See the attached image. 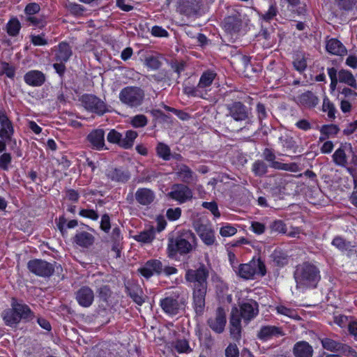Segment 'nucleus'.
<instances>
[{
  "instance_id": "nucleus-12",
  "label": "nucleus",
  "mask_w": 357,
  "mask_h": 357,
  "mask_svg": "<svg viewBox=\"0 0 357 357\" xmlns=\"http://www.w3.org/2000/svg\"><path fill=\"white\" fill-rule=\"evenodd\" d=\"M54 264L50 263L40 259H33L29 261L27 268L33 274L42 277L50 278L54 272Z\"/></svg>"
},
{
  "instance_id": "nucleus-60",
  "label": "nucleus",
  "mask_w": 357,
  "mask_h": 357,
  "mask_svg": "<svg viewBox=\"0 0 357 357\" xmlns=\"http://www.w3.org/2000/svg\"><path fill=\"white\" fill-rule=\"evenodd\" d=\"M340 8L349 10L352 9L356 3V0H335Z\"/></svg>"
},
{
  "instance_id": "nucleus-50",
  "label": "nucleus",
  "mask_w": 357,
  "mask_h": 357,
  "mask_svg": "<svg viewBox=\"0 0 357 357\" xmlns=\"http://www.w3.org/2000/svg\"><path fill=\"white\" fill-rule=\"evenodd\" d=\"M40 10V6L38 3H29L24 8V13L28 16H32L38 13Z\"/></svg>"
},
{
  "instance_id": "nucleus-43",
  "label": "nucleus",
  "mask_w": 357,
  "mask_h": 357,
  "mask_svg": "<svg viewBox=\"0 0 357 357\" xmlns=\"http://www.w3.org/2000/svg\"><path fill=\"white\" fill-rule=\"evenodd\" d=\"M321 344L326 350L338 352L341 343L329 338H324L321 340Z\"/></svg>"
},
{
  "instance_id": "nucleus-20",
  "label": "nucleus",
  "mask_w": 357,
  "mask_h": 357,
  "mask_svg": "<svg viewBox=\"0 0 357 357\" xmlns=\"http://www.w3.org/2000/svg\"><path fill=\"white\" fill-rule=\"evenodd\" d=\"M45 74L38 70H31L25 73L24 75V82L31 86H40L45 82Z\"/></svg>"
},
{
  "instance_id": "nucleus-6",
  "label": "nucleus",
  "mask_w": 357,
  "mask_h": 357,
  "mask_svg": "<svg viewBox=\"0 0 357 357\" xmlns=\"http://www.w3.org/2000/svg\"><path fill=\"white\" fill-rule=\"evenodd\" d=\"M121 102L130 109H135L142 105L144 98V91L135 86H128L123 88L119 94Z\"/></svg>"
},
{
  "instance_id": "nucleus-31",
  "label": "nucleus",
  "mask_w": 357,
  "mask_h": 357,
  "mask_svg": "<svg viewBox=\"0 0 357 357\" xmlns=\"http://www.w3.org/2000/svg\"><path fill=\"white\" fill-rule=\"evenodd\" d=\"M107 175L110 179L116 182L124 183L130 178V174L128 171L117 168L109 170Z\"/></svg>"
},
{
  "instance_id": "nucleus-59",
  "label": "nucleus",
  "mask_w": 357,
  "mask_h": 357,
  "mask_svg": "<svg viewBox=\"0 0 357 357\" xmlns=\"http://www.w3.org/2000/svg\"><path fill=\"white\" fill-rule=\"evenodd\" d=\"M122 135L115 130H112L107 135V140L111 143L118 144L120 146Z\"/></svg>"
},
{
  "instance_id": "nucleus-32",
  "label": "nucleus",
  "mask_w": 357,
  "mask_h": 357,
  "mask_svg": "<svg viewBox=\"0 0 357 357\" xmlns=\"http://www.w3.org/2000/svg\"><path fill=\"white\" fill-rule=\"evenodd\" d=\"M105 146L104 131L102 129L94 130L91 133V146L100 150Z\"/></svg>"
},
{
  "instance_id": "nucleus-24",
  "label": "nucleus",
  "mask_w": 357,
  "mask_h": 357,
  "mask_svg": "<svg viewBox=\"0 0 357 357\" xmlns=\"http://www.w3.org/2000/svg\"><path fill=\"white\" fill-rule=\"evenodd\" d=\"M326 50L331 54L343 56L347 54V50L344 45L336 38H331L326 43Z\"/></svg>"
},
{
  "instance_id": "nucleus-40",
  "label": "nucleus",
  "mask_w": 357,
  "mask_h": 357,
  "mask_svg": "<svg viewBox=\"0 0 357 357\" xmlns=\"http://www.w3.org/2000/svg\"><path fill=\"white\" fill-rule=\"evenodd\" d=\"M252 170L255 176L261 177L268 172V165L264 160H257L252 164Z\"/></svg>"
},
{
  "instance_id": "nucleus-15",
  "label": "nucleus",
  "mask_w": 357,
  "mask_h": 357,
  "mask_svg": "<svg viewBox=\"0 0 357 357\" xmlns=\"http://www.w3.org/2000/svg\"><path fill=\"white\" fill-rule=\"evenodd\" d=\"M226 322V313L222 307H218L214 315L208 320L209 327L217 333L223 332Z\"/></svg>"
},
{
  "instance_id": "nucleus-38",
  "label": "nucleus",
  "mask_w": 357,
  "mask_h": 357,
  "mask_svg": "<svg viewBox=\"0 0 357 357\" xmlns=\"http://www.w3.org/2000/svg\"><path fill=\"white\" fill-rule=\"evenodd\" d=\"M137 137V132L134 130H128L126 132V135L124 138H121V142H120V146L128 149L131 148L133 145L134 140Z\"/></svg>"
},
{
  "instance_id": "nucleus-27",
  "label": "nucleus",
  "mask_w": 357,
  "mask_h": 357,
  "mask_svg": "<svg viewBox=\"0 0 357 357\" xmlns=\"http://www.w3.org/2000/svg\"><path fill=\"white\" fill-rule=\"evenodd\" d=\"M136 200L141 204L148 205L151 204L154 198V193L148 188H140L135 193Z\"/></svg>"
},
{
  "instance_id": "nucleus-61",
  "label": "nucleus",
  "mask_w": 357,
  "mask_h": 357,
  "mask_svg": "<svg viewBox=\"0 0 357 357\" xmlns=\"http://www.w3.org/2000/svg\"><path fill=\"white\" fill-rule=\"evenodd\" d=\"M181 214V210L179 208L175 209L169 208L167 211V217L169 221H175L179 218Z\"/></svg>"
},
{
  "instance_id": "nucleus-16",
  "label": "nucleus",
  "mask_w": 357,
  "mask_h": 357,
  "mask_svg": "<svg viewBox=\"0 0 357 357\" xmlns=\"http://www.w3.org/2000/svg\"><path fill=\"white\" fill-rule=\"evenodd\" d=\"M256 4L261 9H264L267 6L268 9L264 13L259 14L261 19L266 22L273 20L278 14V8L275 0H255Z\"/></svg>"
},
{
  "instance_id": "nucleus-53",
  "label": "nucleus",
  "mask_w": 357,
  "mask_h": 357,
  "mask_svg": "<svg viewBox=\"0 0 357 357\" xmlns=\"http://www.w3.org/2000/svg\"><path fill=\"white\" fill-rule=\"evenodd\" d=\"M320 131L322 135H324L325 136L328 137L329 136L336 135L339 131V128H337V126L333 124L325 125L321 127Z\"/></svg>"
},
{
  "instance_id": "nucleus-36",
  "label": "nucleus",
  "mask_w": 357,
  "mask_h": 357,
  "mask_svg": "<svg viewBox=\"0 0 357 357\" xmlns=\"http://www.w3.org/2000/svg\"><path fill=\"white\" fill-rule=\"evenodd\" d=\"M337 76L340 82L344 83L354 89H356V81L351 72L347 70H340Z\"/></svg>"
},
{
  "instance_id": "nucleus-13",
  "label": "nucleus",
  "mask_w": 357,
  "mask_h": 357,
  "mask_svg": "<svg viewBox=\"0 0 357 357\" xmlns=\"http://www.w3.org/2000/svg\"><path fill=\"white\" fill-rule=\"evenodd\" d=\"M14 133L13 121L8 116L5 109H0V138L12 139Z\"/></svg>"
},
{
  "instance_id": "nucleus-9",
  "label": "nucleus",
  "mask_w": 357,
  "mask_h": 357,
  "mask_svg": "<svg viewBox=\"0 0 357 357\" xmlns=\"http://www.w3.org/2000/svg\"><path fill=\"white\" fill-rule=\"evenodd\" d=\"M235 272L241 278L250 280L265 275L266 271L264 263L260 259H257L238 265Z\"/></svg>"
},
{
  "instance_id": "nucleus-22",
  "label": "nucleus",
  "mask_w": 357,
  "mask_h": 357,
  "mask_svg": "<svg viewBox=\"0 0 357 357\" xmlns=\"http://www.w3.org/2000/svg\"><path fill=\"white\" fill-rule=\"evenodd\" d=\"M200 8L199 0H181L178 6V10L187 16L194 15Z\"/></svg>"
},
{
  "instance_id": "nucleus-18",
  "label": "nucleus",
  "mask_w": 357,
  "mask_h": 357,
  "mask_svg": "<svg viewBox=\"0 0 357 357\" xmlns=\"http://www.w3.org/2000/svg\"><path fill=\"white\" fill-rule=\"evenodd\" d=\"M215 76L216 73H215L213 71L204 72L202 75L197 86L192 89L191 92L192 95L194 96L204 98V93L202 90L210 86L215 78Z\"/></svg>"
},
{
  "instance_id": "nucleus-42",
  "label": "nucleus",
  "mask_w": 357,
  "mask_h": 357,
  "mask_svg": "<svg viewBox=\"0 0 357 357\" xmlns=\"http://www.w3.org/2000/svg\"><path fill=\"white\" fill-rule=\"evenodd\" d=\"M74 243L82 248L89 246V234L86 231L77 233L74 237Z\"/></svg>"
},
{
  "instance_id": "nucleus-8",
  "label": "nucleus",
  "mask_w": 357,
  "mask_h": 357,
  "mask_svg": "<svg viewBox=\"0 0 357 357\" xmlns=\"http://www.w3.org/2000/svg\"><path fill=\"white\" fill-rule=\"evenodd\" d=\"M334 163L342 167L348 165L357 166V155L349 143L342 144L333 155Z\"/></svg>"
},
{
  "instance_id": "nucleus-25",
  "label": "nucleus",
  "mask_w": 357,
  "mask_h": 357,
  "mask_svg": "<svg viewBox=\"0 0 357 357\" xmlns=\"http://www.w3.org/2000/svg\"><path fill=\"white\" fill-rule=\"evenodd\" d=\"M196 230L205 244L212 245L214 243V231L208 227V225H198Z\"/></svg>"
},
{
  "instance_id": "nucleus-44",
  "label": "nucleus",
  "mask_w": 357,
  "mask_h": 357,
  "mask_svg": "<svg viewBox=\"0 0 357 357\" xmlns=\"http://www.w3.org/2000/svg\"><path fill=\"white\" fill-rule=\"evenodd\" d=\"M1 66L2 68L1 73L6 75L7 77L13 79L15 76V68L6 61H1Z\"/></svg>"
},
{
  "instance_id": "nucleus-39",
  "label": "nucleus",
  "mask_w": 357,
  "mask_h": 357,
  "mask_svg": "<svg viewBox=\"0 0 357 357\" xmlns=\"http://www.w3.org/2000/svg\"><path fill=\"white\" fill-rule=\"evenodd\" d=\"M155 229L153 226H151L149 229L142 231L139 234L135 236V239L137 241L143 243H150L155 237Z\"/></svg>"
},
{
  "instance_id": "nucleus-62",
  "label": "nucleus",
  "mask_w": 357,
  "mask_h": 357,
  "mask_svg": "<svg viewBox=\"0 0 357 357\" xmlns=\"http://www.w3.org/2000/svg\"><path fill=\"white\" fill-rule=\"evenodd\" d=\"M236 229L231 225H226L220 228V233L224 237H229L236 233Z\"/></svg>"
},
{
  "instance_id": "nucleus-52",
  "label": "nucleus",
  "mask_w": 357,
  "mask_h": 357,
  "mask_svg": "<svg viewBox=\"0 0 357 357\" xmlns=\"http://www.w3.org/2000/svg\"><path fill=\"white\" fill-rule=\"evenodd\" d=\"M256 112L259 121L261 124L263 121L268 116L266 107L263 103L259 102L256 106Z\"/></svg>"
},
{
  "instance_id": "nucleus-29",
  "label": "nucleus",
  "mask_w": 357,
  "mask_h": 357,
  "mask_svg": "<svg viewBox=\"0 0 357 357\" xmlns=\"http://www.w3.org/2000/svg\"><path fill=\"white\" fill-rule=\"evenodd\" d=\"M299 103L305 107H314L319 102L318 98L311 91H306L298 97Z\"/></svg>"
},
{
  "instance_id": "nucleus-23",
  "label": "nucleus",
  "mask_w": 357,
  "mask_h": 357,
  "mask_svg": "<svg viewBox=\"0 0 357 357\" xmlns=\"http://www.w3.org/2000/svg\"><path fill=\"white\" fill-rule=\"evenodd\" d=\"M126 287L134 302L139 305H142L144 303V298L141 287L133 282H128Z\"/></svg>"
},
{
  "instance_id": "nucleus-14",
  "label": "nucleus",
  "mask_w": 357,
  "mask_h": 357,
  "mask_svg": "<svg viewBox=\"0 0 357 357\" xmlns=\"http://www.w3.org/2000/svg\"><path fill=\"white\" fill-rule=\"evenodd\" d=\"M172 199L182 204L192 198V190L185 185L175 184L173 185L172 191L168 194Z\"/></svg>"
},
{
  "instance_id": "nucleus-17",
  "label": "nucleus",
  "mask_w": 357,
  "mask_h": 357,
  "mask_svg": "<svg viewBox=\"0 0 357 357\" xmlns=\"http://www.w3.org/2000/svg\"><path fill=\"white\" fill-rule=\"evenodd\" d=\"M139 272L146 278H149L154 275H159L162 271V264L158 259L147 261L140 268Z\"/></svg>"
},
{
  "instance_id": "nucleus-4",
  "label": "nucleus",
  "mask_w": 357,
  "mask_h": 357,
  "mask_svg": "<svg viewBox=\"0 0 357 357\" xmlns=\"http://www.w3.org/2000/svg\"><path fill=\"white\" fill-rule=\"evenodd\" d=\"M195 240V236L191 231H179L176 237L169 238L167 249L168 257L175 259L178 253L180 255L189 253L193 249Z\"/></svg>"
},
{
  "instance_id": "nucleus-1",
  "label": "nucleus",
  "mask_w": 357,
  "mask_h": 357,
  "mask_svg": "<svg viewBox=\"0 0 357 357\" xmlns=\"http://www.w3.org/2000/svg\"><path fill=\"white\" fill-rule=\"evenodd\" d=\"M208 277V272L204 266L196 270L189 269L185 273L186 281L192 284L193 307L197 315H202L204 311Z\"/></svg>"
},
{
  "instance_id": "nucleus-57",
  "label": "nucleus",
  "mask_w": 357,
  "mask_h": 357,
  "mask_svg": "<svg viewBox=\"0 0 357 357\" xmlns=\"http://www.w3.org/2000/svg\"><path fill=\"white\" fill-rule=\"evenodd\" d=\"M338 352L342 354H344L345 356H354V357L357 356V352L356 351L355 349H354L350 346H349L347 344H342V343H341V344H340V349H339Z\"/></svg>"
},
{
  "instance_id": "nucleus-41",
  "label": "nucleus",
  "mask_w": 357,
  "mask_h": 357,
  "mask_svg": "<svg viewBox=\"0 0 357 357\" xmlns=\"http://www.w3.org/2000/svg\"><path fill=\"white\" fill-rule=\"evenodd\" d=\"M158 157L164 160H169L171 157V150L168 145L165 143L159 142L155 148Z\"/></svg>"
},
{
  "instance_id": "nucleus-28",
  "label": "nucleus",
  "mask_w": 357,
  "mask_h": 357,
  "mask_svg": "<svg viewBox=\"0 0 357 357\" xmlns=\"http://www.w3.org/2000/svg\"><path fill=\"white\" fill-rule=\"evenodd\" d=\"M271 230L290 237H295L300 233L299 229L293 227L292 225H271Z\"/></svg>"
},
{
  "instance_id": "nucleus-45",
  "label": "nucleus",
  "mask_w": 357,
  "mask_h": 357,
  "mask_svg": "<svg viewBox=\"0 0 357 357\" xmlns=\"http://www.w3.org/2000/svg\"><path fill=\"white\" fill-rule=\"evenodd\" d=\"M174 347L178 353H189L191 351L189 343L185 340H177L174 343Z\"/></svg>"
},
{
  "instance_id": "nucleus-30",
  "label": "nucleus",
  "mask_w": 357,
  "mask_h": 357,
  "mask_svg": "<svg viewBox=\"0 0 357 357\" xmlns=\"http://www.w3.org/2000/svg\"><path fill=\"white\" fill-rule=\"evenodd\" d=\"M280 334L281 331L279 328L273 326H265L260 328L257 337L261 340H267Z\"/></svg>"
},
{
  "instance_id": "nucleus-5",
  "label": "nucleus",
  "mask_w": 357,
  "mask_h": 357,
  "mask_svg": "<svg viewBox=\"0 0 357 357\" xmlns=\"http://www.w3.org/2000/svg\"><path fill=\"white\" fill-rule=\"evenodd\" d=\"M294 278L298 287L314 288L320 280L319 271L315 266L304 263L297 266Z\"/></svg>"
},
{
  "instance_id": "nucleus-55",
  "label": "nucleus",
  "mask_w": 357,
  "mask_h": 357,
  "mask_svg": "<svg viewBox=\"0 0 357 357\" xmlns=\"http://www.w3.org/2000/svg\"><path fill=\"white\" fill-rule=\"evenodd\" d=\"M351 318H349L345 315L338 314L334 317V322L341 328L348 327Z\"/></svg>"
},
{
  "instance_id": "nucleus-37",
  "label": "nucleus",
  "mask_w": 357,
  "mask_h": 357,
  "mask_svg": "<svg viewBox=\"0 0 357 357\" xmlns=\"http://www.w3.org/2000/svg\"><path fill=\"white\" fill-rule=\"evenodd\" d=\"M21 28V23L15 17L10 18L6 24V32L11 37H16L20 33Z\"/></svg>"
},
{
  "instance_id": "nucleus-3",
  "label": "nucleus",
  "mask_w": 357,
  "mask_h": 357,
  "mask_svg": "<svg viewBox=\"0 0 357 357\" xmlns=\"http://www.w3.org/2000/svg\"><path fill=\"white\" fill-rule=\"evenodd\" d=\"M258 314V305L256 302L250 301L241 304L240 311L234 307L230 318V333L234 338H238L241 335V319L249 321Z\"/></svg>"
},
{
  "instance_id": "nucleus-49",
  "label": "nucleus",
  "mask_w": 357,
  "mask_h": 357,
  "mask_svg": "<svg viewBox=\"0 0 357 357\" xmlns=\"http://www.w3.org/2000/svg\"><path fill=\"white\" fill-rule=\"evenodd\" d=\"M332 244L342 251L347 250L350 249L351 247H352L349 242H347L339 236L335 237L333 240Z\"/></svg>"
},
{
  "instance_id": "nucleus-34",
  "label": "nucleus",
  "mask_w": 357,
  "mask_h": 357,
  "mask_svg": "<svg viewBox=\"0 0 357 357\" xmlns=\"http://www.w3.org/2000/svg\"><path fill=\"white\" fill-rule=\"evenodd\" d=\"M65 8L71 15L76 17L83 16L86 11V8L84 6L70 1H67Z\"/></svg>"
},
{
  "instance_id": "nucleus-35",
  "label": "nucleus",
  "mask_w": 357,
  "mask_h": 357,
  "mask_svg": "<svg viewBox=\"0 0 357 357\" xmlns=\"http://www.w3.org/2000/svg\"><path fill=\"white\" fill-rule=\"evenodd\" d=\"M76 301L78 304L82 307H89V287L87 286L82 287L75 294Z\"/></svg>"
},
{
  "instance_id": "nucleus-7",
  "label": "nucleus",
  "mask_w": 357,
  "mask_h": 357,
  "mask_svg": "<svg viewBox=\"0 0 357 357\" xmlns=\"http://www.w3.org/2000/svg\"><path fill=\"white\" fill-rule=\"evenodd\" d=\"M226 116L237 123H252V109L240 101H235L225 105Z\"/></svg>"
},
{
  "instance_id": "nucleus-54",
  "label": "nucleus",
  "mask_w": 357,
  "mask_h": 357,
  "mask_svg": "<svg viewBox=\"0 0 357 357\" xmlns=\"http://www.w3.org/2000/svg\"><path fill=\"white\" fill-rule=\"evenodd\" d=\"M31 42L34 46H44L48 44L47 40L45 38V33L39 35H31Z\"/></svg>"
},
{
  "instance_id": "nucleus-48",
  "label": "nucleus",
  "mask_w": 357,
  "mask_h": 357,
  "mask_svg": "<svg viewBox=\"0 0 357 357\" xmlns=\"http://www.w3.org/2000/svg\"><path fill=\"white\" fill-rule=\"evenodd\" d=\"M148 119L144 114H138L132 117L131 124L135 128H143L147 125Z\"/></svg>"
},
{
  "instance_id": "nucleus-19",
  "label": "nucleus",
  "mask_w": 357,
  "mask_h": 357,
  "mask_svg": "<svg viewBox=\"0 0 357 357\" xmlns=\"http://www.w3.org/2000/svg\"><path fill=\"white\" fill-rule=\"evenodd\" d=\"M174 170L178 179L185 183L191 184L197 181V175L186 165L177 164Z\"/></svg>"
},
{
  "instance_id": "nucleus-47",
  "label": "nucleus",
  "mask_w": 357,
  "mask_h": 357,
  "mask_svg": "<svg viewBox=\"0 0 357 357\" xmlns=\"http://www.w3.org/2000/svg\"><path fill=\"white\" fill-rule=\"evenodd\" d=\"M322 108L324 112L328 113V118L331 119H335V108L334 107V105L329 100L328 98H325L324 99Z\"/></svg>"
},
{
  "instance_id": "nucleus-2",
  "label": "nucleus",
  "mask_w": 357,
  "mask_h": 357,
  "mask_svg": "<svg viewBox=\"0 0 357 357\" xmlns=\"http://www.w3.org/2000/svg\"><path fill=\"white\" fill-rule=\"evenodd\" d=\"M1 317L7 326L16 327L21 321H32L36 316L34 312L22 300L13 297L11 298L10 308L4 310Z\"/></svg>"
},
{
  "instance_id": "nucleus-63",
  "label": "nucleus",
  "mask_w": 357,
  "mask_h": 357,
  "mask_svg": "<svg viewBox=\"0 0 357 357\" xmlns=\"http://www.w3.org/2000/svg\"><path fill=\"white\" fill-rule=\"evenodd\" d=\"M262 156L266 161L270 163V165L274 162L276 158V156L273 151L268 148H266L264 150Z\"/></svg>"
},
{
  "instance_id": "nucleus-33",
  "label": "nucleus",
  "mask_w": 357,
  "mask_h": 357,
  "mask_svg": "<svg viewBox=\"0 0 357 357\" xmlns=\"http://www.w3.org/2000/svg\"><path fill=\"white\" fill-rule=\"evenodd\" d=\"M107 112L106 104L96 96H91V112L101 116Z\"/></svg>"
},
{
  "instance_id": "nucleus-51",
  "label": "nucleus",
  "mask_w": 357,
  "mask_h": 357,
  "mask_svg": "<svg viewBox=\"0 0 357 357\" xmlns=\"http://www.w3.org/2000/svg\"><path fill=\"white\" fill-rule=\"evenodd\" d=\"M275 309L278 314L284 315L287 317L296 319L298 317L294 310L288 308L284 305H278Z\"/></svg>"
},
{
  "instance_id": "nucleus-10",
  "label": "nucleus",
  "mask_w": 357,
  "mask_h": 357,
  "mask_svg": "<svg viewBox=\"0 0 357 357\" xmlns=\"http://www.w3.org/2000/svg\"><path fill=\"white\" fill-rule=\"evenodd\" d=\"M186 303V297L174 293L172 295L160 301V306L164 312L170 315L177 314L184 308Z\"/></svg>"
},
{
  "instance_id": "nucleus-46",
  "label": "nucleus",
  "mask_w": 357,
  "mask_h": 357,
  "mask_svg": "<svg viewBox=\"0 0 357 357\" xmlns=\"http://www.w3.org/2000/svg\"><path fill=\"white\" fill-rule=\"evenodd\" d=\"M12 162V155L10 153H3L0 155V169L3 171H8L9 166Z\"/></svg>"
},
{
  "instance_id": "nucleus-64",
  "label": "nucleus",
  "mask_w": 357,
  "mask_h": 357,
  "mask_svg": "<svg viewBox=\"0 0 357 357\" xmlns=\"http://www.w3.org/2000/svg\"><path fill=\"white\" fill-rule=\"evenodd\" d=\"M238 349L236 344H229L225 350L226 357H238Z\"/></svg>"
},
{
  "instance_id": "nucleus-58",
  "label": "nucleus",
  "mask_w": 357,
  "mask_h": 357,
  "mask_svg": "<svg viewBox=\"0 0 357 357\" xmlns=\"http://www.w3.org/2000/svg\"><path fill=\"white\" fill-rule=\"evenodd\" d=\"M328 74L331 78V89L332 91H334L336 88L338 78L337 76V70L335 68H328Z\"/></svg>"
},
{
  "instance_id": "nucleus-21",
  "label": "nucleus",
  "mask_w": 357,
  "mask_h": 357,
  "mask_svg": "<svg viewBox=\"0 0 357 357\" xmlns=\"http://www.w3.org/2000/svg\"><path fill=\"white\" fill-rule=\"evenodd\" d=\"M54 59L56 61L66 63L73 54L72 48L66 41H61L57 45Z\"/></svg>"
},
{
  "instance_id": "nucleus-11",
  "label": "nucleus",
  "mask_w": 357,
  "mask_h": 357,
  "mask_svg": "<svg viewBox=\"0 0 357 357\" xmlns=\"http://www.w3.org/2000/svg\"><path fill=\"white\" fill-rule=\"evenodd\" d=\"M245 16L238 11H234L225 18L222 26L225 32L231 36L236 35L242 28L243 23L248 24Z\"/></svg>"
},
{
  "instance_id": "nucleus-26",
  "label": "nucleus",
  "mask_w": 357,
  "mask_h": 357,
  "mask_svg": "<svg viewBox=\"0 0 357 357\" xmlns=\"http://www.w3.org/2000/svg\"><path fill=\"white\" fill-rule=\"evenodd\" d=\"M312 353V347L307 342H298L294 347V354L296 357H311Z\"/></svg>"
},
{
  "instance_id": "nucleus-56",
  "label": "nucleus",
  "mask_w": 357,
  "mask_h": 357,
  "mask_svg": "<svg viewBox=\"0 0 357 357\" xmlns=\"http://www.w3.org/2000/svg\"><path fill=\"white\" fill-rule=\"evenodd\" d=\"M26 21L29 22L31 25L40 29H43L46 24L45 22L42 18H38L34 15L26 17Z\"/></svg>"
}]
</instances>
